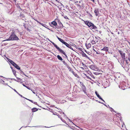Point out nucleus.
<instances>
[{"label":"nucleus","mask_w":130,"mask_h":130,"mask_svg":"<svg viewBox=\"0 0 130 130\" xmlns=\"http://www.w3.org/2000/svg\"><path fill=\"white\" fill-rule=\"evenodd\" d=\"M85 23L91 29H95L96 31H98L96 29H97V27L92 23L89 22L88 21H84Z\"/></svg>","instance_id":"f257e3e1"},{"label":"nucleus","mask_w":130,"mask_h":130,"mask_svg":"<svg viewBox=\"0 0 130 130\" xmlns=\"http://www.w3.org/2000/svg\"><path fill=\"white\" fill-rule=\"evenodd\" d=\"M19 39L18 37L16 36L14 32H12L11 35L10 36V37L7 40H18Z\"/></svg>","instance_id":"f03ea898"},{"label":"nucleus","mask_w":130,"mask_h":130,"mask_svg":"<svg viewBox=\"0 0 130 130\" xmlns=\"http://www.w3.org/2000/svg\"><path fill=\"white\" fill-rule=\"evenodd\" d=\"M53 45H54V46L56 47V49L58 50L61 53H62L63 54L64 56H66V57L67 58H68V57L66 54L65 52L62 50L60 48L58 47L56 45L55 43H53Z\"/></svg>","instance_id":"7ed1b4c3"},{"label":"nucleus","mask_w":130,"mask_h":130,"mask_svg":"<svg viewBox=\"0 0 130 130\" xmlns=\"http://www.w3.org/2000/svg\"><path fill=\"white\" fill-rule=\"evenodd\" d=\"M75 3H76V4L78 6H79L80 8L81 7H82L83 8H84V6L82 1H77L76 2H75Z\"/></svg>","instance_id":"20e7f679"},{"label":"nucleus","mask_w":130,"mask_h":130,"mask_svg":"<svg viewBox=\"0 0 130 130\" xmlns=\"http://www.w3.org/2000/svg\"><path fill=\"white\" fill-rule=\"evenodd\" d=\"M90 68L92 70L96 71H99L100 70L95 65L92 64L90 66Z\"/></svg>","instance_id":"39448f33"},{"label":"nucleus","mask_w":130,"mask_h":130,"mask_svg":"<svg viewBox=\"0 0 130 130\" xmlns=\"http://www.w3.org/2000/svg\"><path fill=\"white\" fill-rule=\"evenodd\" d=\"M94 12L96 16H100L101 12L99 11L98 9L97 8L95 9Z\"/></svg>","instance_id":"423d86ee"},{"label":"nucleus","mask_w":130,"mask_h":130,"mask_svg":"<svg viewBox=\"0 0 130 130\" xmlns=\"http://www.w3.org/2000/svg\"><path fill=\"white\" fill-rule=\"evenodd\" d=\"M63 44L65 45L67 47H68L69 48L71 49V50H73V48L68 43H66V42H65Z\"/></svg>","instance_id":"0eeeda50"},{"label":"nucleus","mask_w":130,"mask_h":130,"mask_svg":"<svg viewBox=\"0 0 130 130\" xmlns=\"http://www.w3.org/2000/svg\"><path fill=\"white\" fill-rule=\"evenodd\" d=\"M100 38L98 37H95V39H94L93 40H94L96 43H99L100 41Z\"/></svg>","instance_id":"6e6552de"},{"label":"nucleus","mask_w":130,"mask_h":130,"mask_svg":"<svg viewBox=\"0 0 130 130\" xmlns=\"http://www.w3.org/2000/svg\"><path fill=\"white\" fill-rule=\"evenodd\" d=\"M119 53L121 55L122 58L123 59H125V54L123 53V52L121 51H119Z\"/></svg>","instance_id":"1a4fd4ad"},{"label":"nucleus","mask_w":130,"mask_h":130,"mask_svg":"<svg viewBox=\"0 0 130 130\" xmlns=\"http://www.w3.org/2000/svg\"><path fill=\"white\" fill-rule=\"evenodd\" d=\"M86 46L87 49H89L91 47V44L90 43H86Z\"/></svg>","instance_id":"9d476101"},{"label":"nucleus","mask_w":130,"mask_h":130,"mask_svg":"<svg viewBox=\"0 0 130 130\" xmlns=\"http://www.w3.org/2000/svg\"><path fill=\"white\" fill-rule=\"evenodd\" d=\"M17 69L19 70H20V68L19 66L17 65L16 63H15L13 65Z\"/></svg>","instance_id":"9b49d317"},{"label":"nucleus","mask_w":130,"mask_h":130,"mask_svg":"<svg viewBox=\"0 0 130 130\" xmlns=\"http://www.w3.org/2000/svg\"><path fill=\"white\" fill-rule=\"evenodd\" d=\"M11 68L12 71V72L13 73V74H14V75L16 77V71L13 69V68H12L11 67Z\"/></svg>","instance_id":"f8f14e48"},{"label":"nucleus","mask_w":130,"mask_h":130,"mask_svg":"<svg viewBox=\"0 0 130 130\" xmlns=\"http://www.w3.org/2000/svg\"><path fill=\"white\" fill-rule=\"evenodd\" d=\"M57 39H58V40L62 43L64 44V43L65 42L63 40H62L60 38H59L58 36H57Z\"/></svg>","instance_id":"ddd939ff"},{"label":"nucleus","mask_w":130,"mask_h":130,"mask_svg":"<svg viewBox=\"0 0 130 130\" xmlns=\"http://www.w3.org/2000/svg\"><path fill=\"white\" fill-rule=\"evenodd\" d=\"M67 68L69 70L72 72L73 74H74V72L73 70L69 67V66H68L67 67Z\"/></svg>","instance_id":"4468645a"},{"label":"nucleus","mask_w":130,"mask_h":130,"mask_svg":"<svg viewBox=\"0 0 130 130\" xmlns=\"http://www.w3.org/2000/svg\"><path fill=\"white\" fill-rule=\"evenodd\" d=\"M108 48L107 47H104L101 50L104 51H108Z\"/></svg>","instance_id":"2eb2a0df"},{"label":"nucleus","mask_w":130,"mask_h":130,"mask_svg":"<svg viewBox=\"0 0 130 130\" xmlns=\"http://www.w3.org/2000/svg\"><path fill=\"white\" fill-rule=\"evenodd\" d=\"M58 24L59 25V27H63V26L62 23L61 22L59 21H58Z\"/></svg>","instance_id":"dca6fc26"},{"label":"nucleus","mask_w":130,"mask_h":130,"mask_svg":"<svg viewBox=\"0 0 130 130\" xmlns=\"http://www.w3.org/2000/svg\"><path fill=\"white\" fill-rule=\"evenodd\" d=\"M32 112H36L38 110V109L36 108H34L31 109Z\"/></svg>","instance_id":"f3484780"},{"label":"nucleus","mask_w":130,"mask_h":130,"mask_svg":"<svg viewBox=\"0 0 130 130\" xmlns=\"http://www.w3.org/2000/svg\"><path fill=\"white\" fill-rule=\"evenodd\" d=\"M57 57V58L59 60L61 61H62L63 60V59L62 57H60L59 55H58Z\"/></svg>","instance_id":"a211bd4d"},{"label":"nucleus","mask_w":130,"mask_h":130,"mask_svg":"<svg viewBox=\"0 0 130 130\" xmlns=\"http://www.w3.org/2000/svg\"><path fill=\"white\" fill-rule=\"evenodd\" d=\"M81 87H82V88H83V91H86V88L85 86L84 85H82V86Z\"/></svg>","instance_id":"6ab92c4d"},{"label":"nucleus","mask_w":130,"mask_h":130,"mask_svg":"<svg viewBox=\"0 0 130 130\" xmlns=\"http://www.w3.org/2000/svg\"><path fill=\"white\" fill-rule=\"evenodd\" d=\"M81 87H82V88H83V91H86V88L85 86L84 85H82V86Z\"/></svg>","instance_id":"aec40b11"},{"label":"nucleus","mask_w":130,"mask_h":130,"mask_svg":"<svg viewBox=\"0 0 130 130\" xmlns=\"http://www.w3.org/2000/svg\"><path fill=\"white\" fill-rule=\"evenodd\" d=\"M51 24L54 26H56L57 25V23L56 22L53 21L51 23Z\"/></svg>","instance_id":"412c9836"},{"label":"nucleus","mask_w":130,"mask_h":130,"mask_svg":"<svg viewBox=\"0 0 130 130\" xmlns=\"http://www.w3.org/2000/svg\"><path fill=\"white\" fill-rule=\"evenodd\" d=\"M97 96L100 99L102 100L103 101L105 102L103 100V99L98 94V95H97Z\"/></svg>","instance_id":"4be33fe9"},{"label":"nucleus","mask_w":130,"mask_h":130,"mask_svg":"<svg viewBox=\"0 0 130 130\" xmlns=\"http://www.w3.org/2000/svg\"><path fill=\"white\" fill-rule=\"evenodd\" d=\"M89 73H90V75L91 76V77L93 79H95V78L94 75L92 73H91L90 72H89Z\"/></svg>","instance_id":"5701e85b"},{"label":"nucleus","mask_w":130,"mask_h":130,"mask_svg":"<svg viewBox=\"0 0 130 130\" xmlns=\"http://www.w3.org/2000/svg\"><path fill=\"white\" fill-rule=\"evenodd\" d=\"M91 43L93 44H96V43L95 42V41L94 40H92L91 42Z\"/></svg>","instance_id":"b1692460"},{"label":"nucleus","mask_w":130,"mask_h":130,"mask_svg":"<svg viewBox=\"0 0 130 130\" xmlns=\"http://www.w3.org/2000/svg\"><path fill=\"white\" fill-rule=\"evenodd\" d=\"M10 62L12 64L13 66V65L15 63L12 60L11 61H10Z\"/></svg>","instance_id":"393cba45"},{"label":"nucleus","mask_w":130,"mask_h":130,"mask_svg":"<svg viewBox=\"0 0 130 130\" xmlns=\"http://www.w3.org/2000/svg\"><path fill=\"white\" fill-rule=\"evenodd\" d=\"M23 86H24L26 87L28 89H29V90H30V88H29L28 87H27L25 85L23 84Z\"/></svg>","instance_id":"a878e982"},{"label":"nucleus","mask_w":130,"mask_h":130,"mask_svg":"<svg viewBox=\"0 0 130 130\" xmlns=\"http://www.w3.org/2000/svg\"><path fill=\"white\" fill-rule=\"evenodd\" d=\"M85 74L86 76L87 77V78H88L89 79H90V80H92L91 79V78L90 77H89V76H87V75H86Z\"/></svg>","instance_id":"bb28decb"},{"label":"nucleus","mask_w":130,"mask_h":130,"mask_svg":"<svg viewBox=\"0 0 130 130\" xmlns=\"http://www.w3.org/2000/svg\"><path fill=\"white\" fill-rule=\"evenodd\" d=\"M26 99L28 100H29V101H30V102H31L32 103H33V101L31 100H29V99H28L26 98H25Z\"/></svg>","instance_id":"cd10ccee"},{"label":"nucleus","mask_w":130,"mask_h":130,"mask_svg":"<svg viewBox=\"0 0 130 130\" xmlns=\"http://www.w3.org/2000/svg\"><path fill=\"white\" fill-rule=\"evenodd\" d=\"M64 18L66 19H69L67 17L66 15H65L63 16Z\"/></svg>","instance_id":"c85d7f7f"},{"label":"nucleus","mask_w":130,"mask_h":130,"mask_svg":"<svg viewBox=\"0 0 130 130\" xmlns=\"http://www.w3.org/2000/svg\"><path fill=\"white\" fill-rule=\"evenodd\" d=\"M83 55H84V57H85L87 58H88V56L86 55V54H85L84 53V54Z\"/></svg>","instance_id":"c756f323"},{"label":"nucleus","mask_w":130,"mask_h":130,"mask_svg":"<svg viewBox=\"0 0 130 130\" xmlns=\"http://www.w3.org/2000/svg\"><path fill=\"white\" fill-rule=\"evenodd\" d=\"M80 85L81 86H82V85H84L83 83V82H80Z\"/></svg>","instance_id":"7c9ffc66"},{"label":"nucleus","mask_w":130,"mask_h":130,"mask_svg":"<svg viewBox=\"0 0 130 130\" xmlns=\"http://www.w3.org/2000/svg\"><path fill=\"white\" fill-rule=\"evenodd\" d=\"M126 63L128 65L130 64L128 60H126Z\"/></svg>","instance_id":"2f4dec72"},{"label":"nucleus","mask_w":130,"mask_h":130,"mask_svg":"<svg viewBox=\"0 0 130 130\" xmlns=\"http://www.w3.org/2000/svg\"><path fill=\"white\" fill-rule=\"evenodd\" d=\"M61 120L64 122H66V121L65 120H63V119H62V118H61Z\"/></svg>","instance_id":"473e14b6"},{"label":"nucleus","mask_w":130,"mask_h":130,"mask_svg":"<svg viewBox=\"0 0 130 130\" xmlns=\"http://www.w3.org/2000/svg\"><path fill=\"white\" fill-rule=\"evenodd\" d=\"M17 78L19 80H21V79L20 78H19V77H17Z\"/></svg>","instance_id":"72a5a7b5"},{"label":"nucleus","mask_w":130,"mask_h":130,"mask_svg":"<svg viewBox=\"0 0 130 130\" xmlns=\"http://www.w3.org/2000/svg\"><path fill=\"white\" fill-rule=\"evenodd\" d=\"M19 95H20L21 97H22L23 98H24L23 96H22V95L21 94H20L19 93L18 94Z\"/></svg>","instance_id":"f704fd0d"},{"label":"nucleus","mask_w":130,"mask_h":130,"mask_svg":"<svg viewBox=\"0 0 130 130\" xmlns=\"http://www.w3.org/2000/svg\"><path fill=\"white\" fill-rule=\"evenodd\" d=\"M14 91L15 92L17 93L18 94H19V93L18 92H17V91L15 90V89H14Z\"/></svg>","instance_id":"c9c22d12"},{"label":"nucleus","mask_w":130,"mask_h":130,"mask_svg":"<svg viewBox=\"0 0 130 130\" xmlns=\"http://www.w3.org/2000/svg\"><path fill=\"white\" fill-rule=\"evenodd\" d=\"M95 93L96 95H98V93L96 91H95Z\"/></svg>","instance_id":"e433bc0d"},{"label":"nucleus","mask_w":130,"mask_h":130,"mask_svg":"<svg viewBox=\"0 0 130 130\" xmlns=\"http://www.w3.org/2000/svg\"><path fill=\"white\" fill-rule=\"evenodd\" d=\"M128 61H129V62H130V58H128Z\"/></svg>","instance_id":"4c0bfd02"},{"label":"nucleus","mask_w":130,"mask_h":130,"mask_svg":"<svg viewBox=\"0 0 130 130\" xmlns=\"http://www.w3.org/2000/svg\"><path fill=\"white\" fill-rule=\"evenodd\" d=\"M8 61H9V62H10V61H11L12 60H11L10 59H9L8 60Z\"/></svg>","instance_id":"58836bf2"},{"label":"nucleus","mask_w":130,"mask_h":130,"mask_svg":"<svg viewBox=\"0 0 130 130\" xmlns=\"http://www.w3.org/2000/svg\"><path fill=\"white\" fill-rule=\"evenodd\" d=\"M14 79L15 81H17V82H18V81L17 80H16V79Z\"/></svg>","instance_id":"ea45409f"},{"label":"nucleus","mask_w":130,"mask_h":130,"mask_svg":"<svg viewBox=\"0 0 130 130\" xmlns=\"http://www.w3.org/2000/svg\"><path fill=\"white\" fill-rule=\"evenodd\" d=\"M81 68L83 69H84V68H83V67H81Z\"/></svg>","instance_id":"a19ab883"},{"label":"nucleus","mask_w":130,"mask_h":130,"mask_svg":"<svg viewBox=\"0 0 130 130\" xmlns=\"http://www.w3.org/2000/svg\"><path fill=\"white\" fill-rule=\"evenodd\" d=\"M82 64H83V65H84V63L83 62H82Z\"/></svg>","instance_id":"79ce46f5"},{"label":"nucleus","mask_w":130,"mask_h":130,"mask_svg":"<svg viewBox=\"0 0 130 130\" xmlns=\"http://www.w3.org/2000/svg\"><path fill=\"white\" fill-rule=\"evenodd\" d=\"M118 34H119V32H118Z\"/></svg>","instance_id":"37998d69"},{"label":"nucleus","mask_w":130,"mask_h":130,"mask_svg":"<svg viewBox=\"0 0 130 130\" xmlns=\"http://www.w3.org/2000/svg\"><path fill=\"white\" fill-rule=\"evenodd\" d=\"M32 92H33V93H34V94H35V92H33V91Z\"/></svg>","instance_id":"c03bdc74"},{"label":"nucleus","mask_w":130,"mask_h":130,"mask_svg":"<svg viewBox=\"0 0 130 130\" xmlns=\"http://www.w3.org/2000/svg\"><path fill=\"white\" fill-rule=\"evenodd\" d=\"M24 15H23V16H22V17H24Z\"/></svg>","instance_id":"a18cd8bd"},{"label":"nucleus","mask_w":130,"mask_h":130,"mask_svg":"<svg viewBox=\"0 0 130 130\" xmlns=\"http://www.w3.org/2000/svg\"><path fill=\"white\" fill-rule=\"evenodd\" d=\"M128 43H129V44L130 45V42H128Z\"/></svg>","instance_id":"49530a36"},{"label":"nucleus","mask_w":130,"mask_h":130,"mask_svg":"<svg viewBox=\"0 0 130 130\" xmlns=\"http://www.w3.org/2000/svg\"><path fill=\"white\" fill-rule=\"evenodd\" d=\"M93 1V2H94V1H94V0H93V1Z\"/></svg>","instance_id":"de8ad7c7"},{"label":"nucleus","mask_w":130,"mask_h":130,"mask_svg":"<svg viewBox=\"0 0 130 130\" xmlns=\"http://www.w3.org/2000/svg\"><path fill=\"white\" fill-rule=\"evenodd\" d=\"M96 73V75H97V73Z\"/></svg>","instance_id":"09e8293b"},{"label":"nucleus","mask_w":130,"mask_h":130,"mask_svg":"<svg viewBox=\"0 0 130 130\" xmlns=\"http://www.w3.org/2000/svg\"><path fill=\"white\" fill-rule=\"evenodd\" d=\"M96 73V75H97V73Z\"/></svg>","instance_id":"8fccbe9b"},{"label":"nucleus","mask_w":130,"mask_h":130,"mask_svg":"<svg viewBox=\"0 0 130 130\" xmlns=\"http://www.w3.org/2000/svg\"><path fill=\"white\" fill-rule=\"evenodd\" d=\"M111 34H113V33H111Z\"/></svg>","instance_id":"3c124183"},{"label":"nucleus","mask_w":130,"mask_h":130,"mask_svg":"<svg viewBox=\"0 0 130 130\" xmlns=\"http://www.w3.org/2000/svg\"><path fill=\"white\" fill-rule=\"evenodd\" d=\"M15 2H16V0H15Z\"/></svg>","instance_id":"603ef678"}]
</instances>
